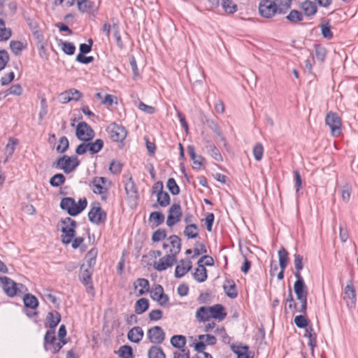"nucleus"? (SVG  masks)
<instances>
[{"label": "nucleus", "mask_w": 358, "mask_h": 358, "mask_svg": "<svg viewBox=\"0 0 358 358\" xmlns=\"http://www.w3.org/2000/svg\"><path fill=\"white\" fill-rule=\"evenodd\" d=\"M83 96V94L78 90L72 88L62 92L59 95V101L62 103H67L71 101H78Z\"/></svg>", "instance_id": "obj_15"}, {"label": "nucleus", "mask_w": 358, "mask_h": 358, "mask_svg": "<svg viewBox=\"0 0 358 358\" xmlns=\"http://www.w3.org/2000/svg\"><path fill=\"white\" fill-rule=\"evenodd\" d=\"M352 192V187L350 185L345 184L341 188V197L344 202L347 203L350 201Z\"/></svg>", "instance_id": "obj_54"}, {"label": "nucleus", "mask_w": 358, "mask_h": 358, "mask_svg": "<svg viewBox=\"0 0 358 358\" xmlns=\"http://www.w3.org/2000/svg\"><path fill=\"white\" fill-rule=\"evenodd\" d=\"M294 323L299 328L306 329V327H308V321L305 316L301 315L295 317Z\"/></svg>", "instance_id": "obj_62"}, {"label": "nucleus", "mask_w": 358, "mask_h": 358, "mask_svg": "<svg viewBox=\"0 0 358 358\" xmlns=\"http://www.w3.org/2000/svg\"><path fill=\"white\" fill-rule=\"evenodd\" d=\"M210 313L211 318L217 320L218 321L223 320L227 316L224 308L221 304H215L213 306H210Z\"/></svg>", "instance_id": "obj_22"}, {"label": "nucleus", "mask_w": 358, "mask_h": 358, "mask_svg": "<svg viewBox=\"0 0 358 358\" xmlns=\"http://www.w3.org/2000/svg\"><path fill=\"white\" fill-rule=\"evenodd\" d=\"M164 215L161 212H152L149 216V222L152 228L157 227L164 222Z\"/></svg>", "instance_id": "obj_29"}, {"label": "nucleus", "mask_w": 358, "mask_h": 358, "mask_svg": "<svg viewBox=\"0 0 358 358\" xmlns=\"http://www.w3.org/2000/svg\"><path fill=\"white\" fill-rule=\"evenodd\" d=\"M277 11L276 3L273 1L263 0L259 4V12L263 17H272Z\"/></svg>", "instance_id": "obj_10"}, {"label": "nucleus", "mask_w": 358, "mask_h": 358, "mask_svg": "<svg viewBox=\"0 0 358 358\" xmlns=\"http://www.w3.org/2000/svg\"><path fill=\"white\" fill-rule=\"evenodd\" d=\"M192 266L190 259H185L180 260L176 267L175 276L176 278H182L192 268Z\"/></svg>", "instance_id": "obj_19"}, {"label": "nucleus", "mask_w": 358, "mask_h": 358, "mask_svg": "<svg viewBox=\"0 0 358 358\" xmlns=\"http://www.w3.org/2000/svg\"><path fill=\"white\" fill-rule=\"evenodd\" d=\"M124 189L129 198L133 200L138 199L137 188L131 177H130L125 182Z\"/></svg>", "instance_id": "obj_26"}, {"label": "nucleus", "mask_w": 358, "mask_h": 358, "mask_svg": "<svg viewBox=\"0 0 358 358\" xmlns=\"http://www.w3.org/2000/svg\"><path fill=\"white\" fill-rule=\"evenodd\" d=\"M107 179L104 177H95L90 185L94 194H100L102 200L108 199V188L105 186Z\"/></svg>", "instance_id": "obj_4"}, {"label": "nucleus", "mask_w": 358, "mask_h": 358, "mask_svg": "<svg viewBox=\"0 0 358 358\" xmlns=\"http://www.w3.org/2000/svg\"><path fill=\"white\" fill-rule=\"evenodd\" d=\"M60 44L62 45V49L64 53L69 55H72L74 54L76 47L72 43L61 41Z\"/></svg>", "instance_id": "obj_49"}, {"label": "nucleus", "mask_w": 358, "mask_h": 358, "mask_svg": "<svg viewBox=\"0 0 358 358\" xmlns=\"http://www.w3.org/2000/svg\"><path fill=\"white\" fill-rule=\"evenodd\" d=\"M87 205L85 198L80 199L78 203H76L74 199L71 197L63 198L60 202V208L66 210L71 216H76L80 214Z\"/></svg>", "instance_id": "obj_1"}, {"label": "nucleus", "mask_w": 358, "mask_h": 358, "mask_svg": "<svg viewBox=\"0 0 358 358\" xmlns=\"http://www.w3.org/2000/svg\"><path fill=\"white\" fill-rule=\"evenodd\" d=\"M56 341V338L55 336V329H50L48 330L45 336H44V347L45 350H48L49 348H48V345H52L54 344V343Z\"/></svg>", "instance_id": "obj_46"}, {"label": "nucleus", "mask_w": 358, "mask_h": 358, "mask_svg": "<svg viewBox=\"0 0 358 358\" xmlns=\"http://www.w3.org/2000/svg\"><path fill=\"white\" fill-rule=\"evenodd\" d=\"M167 188L173 195H178L180 193V188L174 178H169L167 181Z\"/></svg>", "instance_id": "obj_51"}, {"label": "nucleus", "mask_w": 358, "mask_h": 358, "mask_svg": "<svg viewBox=\"0 0 358 358\" xmlns=\"http://www.w3.org/2000/svg\"><path fill=\"white\" fill-rule=\"evenodd\" d=\"M188 152L191 159L193 161L194 169H200L204 158L201 155H196L194 145H189L187 147Z\"/></svg>", "instance_id": "obj_28"}, {"label": "nucleus", "mask_w": 358, "mask_h": 358, "mask_svg": "<svg viewBox=\"0 0 358 358\" xmlns=\"http://www.w3.org/2000/svg\"><path fill=\"white\" fill-rule=\"evenodd\" d=\"M149 307V301L145 298L138 299L135 304V312L136 314H142L145 312Z\"/></svg>", "instance_id": "obj_36"}, {"label": "nucleus", "mask_w": 358, "mask_h": 358, "mask_svg": "<svg viewBox=\"0 0 358 358\" xmlns=\"http://www.w3.org/2000/svg\"><path fill=\"white\" fill-rule=\"evenodd\" d=\"M65 182V177L62 173H57L50 180V184L53 187H59Z\"/></svg>", "instance_id": "obj_50"}, {"label": "nucleus", "mask_w": 358, "mask_h": 358, "mask_svg": "<svg viewBox=\"0 0 358 358\" xmlns=\"http://www.w3.org/2000/svg\"><path fill=\"white\" fill-rule=\"evenodd\" d=\"M11 29L6 28L4 21L0 18V41H7L11 36Z\"/></svg>", "instance_id": "obj_40"}, {"label": "nucleus", "mask_w": 358, "mask_h": 358, "mask_svg": "<svg viewBox=\"0 0 358 358\" xmlns=\"http://www.w3.org/2000/svg\"><path fill=\"white\" fill-rule=\"evenodd\" d=\"M80 164V161L76 156L64 155L57 161V167L63 170L65 173L73 171Z\"/></svg>", "instance_id": "obj_3"}, {"label": "nucleus", "mask_w": 358, "mask_h": 358, "mask_svg": "<svg viewBox=\"0 0 358 358\" xmlns=\"http://www.w3.org/2000/svg\"><path fill=\"white\" fill-rule=\"evenodd\" d=\"M0 282L3 285V291L9 296H15L18 292H21L20 288L24 287L22 284H17L6 276L0 277Z\"/></svg>", "instance_id": "obj_8"}, {"label": "nucleus", "mask_w": 358, "mask_h": 358, "mask_svg": "<svg viewBox=\"0 0 358 358\" xmlns=\"http://www.w3.org/2000/svg\"><path fill=\"white\" fill-rule=\"evenodd\" d=\"M148 337L151 343L160 344L165 339V334L162 327L155 326L148 331Z\"/></svg>", "instance_id": "obj_16"}, {"label": "nucleus", "mask_w": 358, "mask_h": 358, "mask_svg": "<svg viewBox=\"0 0 358 358\" xmlns=\"http://www.w3.org/2000/svg\"><path fill=\"white\" fill-rule=\"evenodd\" d=\"M302 8L307 16H312L317 12V7L314 3L306 1L302 4Z\"/></svg>", "instance_id": "obj_41"}, {"label": "nucleus", "mask_w": 358, "mask_h": 358, "mask_svg": "<svg viewBox=\"0 0 358 358\" xmlns=\"http://www.w3.org/2000/svg\"><path fill=\"white\" fill-rule=\"evenodd\" d=\"M194 278L199 282H203L207 279V270L204 265H198L193 273Z\"/></svg>", "instance_id": "obj_33"}, {"label": "nucleus", "mask_w": 358, "mask_h": 358, "mask_svg": "<svg viewBox=\"0 0 358 358\" xmlns=\"http://www.w3.org/2000/svg\"><path fill=\"white\" fill-rule=\"evenodd\" d=\"M315 49L316 58L319 61L323 62L324 60V59L326 57V55H327L326 49L320 45H316L315 46Z\"/></svg>", "instance_id": "obj_56"}, {"label": "nucleus", "mask_w": 358, "mask_h": 358, "mask_svg": "<svg viewBox=\"0 0 358 358\" xmlns=\"http://www.w3.org/2000/svg\"><path fill=\"white\" fill-rule=\"evenodd\" d=\"M149 358H165V355L161 348L152 346L148 351Z\"/></svg>", "instance_id": "obj_47"}, {"label": "nucleus", "mask_w": 358, "mask_h": 358, "mask_svg": "<svg viewBox=\"0 0 358 358\" xmlns=\"http://www.w3.org/2000/svg\"><path fill=\"white\" fill-rule=\"evenodd\" d=\"M196 317L199 322L209 321L211 318L210 306H201L199 308L196 313Z\"/></svg>", "instance_id": "obj_30"}, {"label": "nucleus", "mask_w": 358, "mask_h": 358, "mask_svg": "<svg viewBox=\"0 0 358 358\" xmlns=\"http://www.w3.org/2000/svg\"><path fill=\"white\" fill-rule=\"evenodd\" d=\"M205 149L206 152L217 162H222V156L217 148L210 141L205 140Z\"/></svg>", "instance_id": "obj_21"}, {"label": "nucleus", "mask_w": 358, "mask_h": 358, "mask_svg": "<svg viewBox=\"0 0 358 358\" xmlns=\"http://www.w3.org/2000/svg\"><path fill=\"white\" fill-rule=\"evenodd\" d=\"M120 358H134L132 348L129 345H122L118 350Z\"/></svg>", "instance_id": "obj_45"}, {"label": "nucleus", "mask_w": 358, "mask_h": 358, "mask_svg": "<svg viewBox=\"0 0 358 358\" xmlns=\"http://www.w3.org/2000/svg\"><path fill=\"white\" fill-rule=\"evenodd\" d=\"M140 287L141 289L138 290V295L141 296L149 291V281L145 278H138L134 283V287L136 289Z\"/></svg>", "instance_id": "obj_35"}, {"label": "nucleus", "mask_w": 358, "mask_h": 358, "mask_svg": "<svg viewBox=\"0 0 358 358\" xmlns=\"http://www.w3.org/2000/svg\"><path fill=\"white\" fill-rule=\"evenodd\" d=\"M24 306L31 309H36L38 306V301L36 296L27 294L23 298Z\"/></svg>", "instance_id": "obj_37"}, {"label": "nucleus", "mask_w": 358, "mask_h": 358, "mask_svg": "<svg viewBox=\"0 0 358 358\" xmlns=\"http://www.w3.org/2000/svg\"><path fill=\"white\" fill-rule=\"evenodd\" d=\"M182 213L179 203H173L169 210L166 224L171 227L177 224L181 219Z\"/></svg>", "instance_id": "obj_12"}, {"label": "nucleus", "mask_w": 358, "mask_h": 358, "mask_svg": "<svg viewBox=\"0 0 358 358\" xmlns=\"http://www.w3.org/2000/svg\"><path fill=\"white\" fill-rule=\"evenodd\" d=\"M326 124L330 127L332 136H338L341 132V120L339 116L333 112L327 114Z\"/></svg>", "instance_id": "obj_6"}, {"label": "nucleus", "mask_w": 358, "mask_h": 358, "mask_svg": "<svg viewBox=\"0 0 358 358\" xmlns=\"http://www.w3.org/2000/svg\"><path fill=\"white\" fill-rule=\"evenodd\" d=\"M199 229L196 224H187L184 229V234L188 238H196L199 236Z\"/></svg>", "instance_id": "obj_34"}, {"label": "nucleus", "mask_w": 358, "mask_h": 358, "mask_svg": "<svg viewBox=\"0 0 358 358\" xmlns=\"http://www.w3.org/2000/svg\"><path fill=\"white\" fill-rule=\"evenodd\" d=\"M69 146V140L66 136H62L59 138V144L57 146L58 152L64 153L67 150Z\"/></svg>", "instance_id": "obj_52"}, {"label": "nucleus", "mask_w": 358, "mask_h": 358, "mask_svg": "<svg viewBox=\"0 0 358 358\" xmlns=\"http://www.w3.org/2000/svg\"><path fill=\"white\" fill-rule=\"evenodd\" d=\"M252 152L255 157V159L257 161H260L262 159L263 153H264V147L262 143H257L255 145Z\"/></svg>", "instance_id": "obj_53"}, {"label": "nucleus", "mask_w": 358, "mask_h": 358, "mask_svg": "<svg viewBox=\"0 0 358 358\" xmlns=\"http://www.w3.org/2000/svg\"><path fill=\"white\" fill-rule=\"evenodd\" d=\"M286 18L292 23H296L303 20V15L296 10H292Z\"/></svg>", "instance_id": "obj_48"}, {"label": "nucleus", "mask_w": 358, "mask_h": 358, "mask_svg": "<svg viewBox=\"0 0 358 358\" xmlns=\"http://www.w3.org/2000/svg\"><path fill=\"white\" fill-rule=\"evenodd\" d=\"M78 10L82 13H93L97 10L98 6L90 0H77Z\"/></svg>", "instance_id": "obj_20"}, {"label": "nucleus", "mask_w": 358, "mask_h": 358, "mask_svg": "<svg viewBox=\"0 0 358 358\" xmlns=\"http://www.w3.org/2000/svg\"><path fill=\"white\" fill-rule=\"evenodd\" d=\"M61 222L63 224L62 228V241L64 244L67 245L71 243L75 236L77 223L71 217H66Z\"/></svg>", "instance_id": "obj_2"}, {"label": "nucleus", "mask_w": 358, "mask_h": 358, "mask_svg": "<svg viewBox=\"0 0 358 358\" xmlns=\"http://www.w3.org/2000/svg\"><path fill=\"white\" fill-rule=\"evenodd\" d=\"M224 290L226 294L231 299H234L237 296L238 292L236 288V285L232 280H226L223 285Z\"/></svg>", "instance_id": "obj_27"}, {"label": "nucleus", "mask_w": 358, "mask_h": 358, "mask_svg": "<svg viewBox=\"0 0 358 358\" xmlns=\"http://www.w3.org/2000/svg\"><path fill=\"white\" fill-rule=\"evenodd\" d=\"M144 335L143 331L140 327H134L127 334V338L133 343H138Z\"/></svg>", "instance_id": "obj_24"}, {"label": "nucleus", "mask_w": 358, "mask_h": 358, "mask_svg": "<svg viewBox=\"0 0 358 358\" xmlns=\"http://www.w3.org/2000/svg\"><path fill=\"white\" fill-rule=\"evenodd\" d=\"M103 147V141L101 139H96L94 142L90 143L91 154L98 153Z\"/></svg>", "instance_id": "obj_55"}, {"label": "nucleus", "mask_w": 358, "mask_h": 358, "mask_svg": "<svg viewBox=\"0 0 358 358\" xmlns=\"http://www.w3.org/2000/svg\"><path fill=\"white\" fill-rule=\"evenodd\" d=\"M169 241L171 245L169 255L176 257L181 249V240L178 236L172 235L169 238Z\"/></svg>", "instance_id": "obj_23"}, {"label": "nucleus", "mask_w": 358, "mask_h": 358, "mask_svg": "<svg viewBox=\"0 0 358 358\" xmlns=\"http://www.w3.org/2000/svg\"><path fill=\"white\" fill-rule=\"evenodd\" d=\"M122 169V164L120 162L115 160L111 162L109 167L110 171L116 175L120 173Z\"/></svg>", "instance_id": "obj_60"}, {"label": "nucleus", "mask_w": 358, "mask_h": 358, "mask_svg": "<svg viewBox=\"0 0 358 358\" xmlns=\"http://www.w3.org/2000/svg\"><path fill=\"white\" fill-rule=\"evenodd\" d=\"M276 3V8L279 13H282L283 9L287 8L290 6V0H275L273 1Z\"/></svg>", "instance_id": "obj_63"}, {"label": "nucleus", "mask_w": 358, "mask_h": 358, "mask_svg": "<svg viewBox=\"0 0 358 358\" xmlns=\"http://www.w3.org/2000/svg\"><path fill=\"white\" fill-rule=\"evenodd\" d=\"M231 350L237 355V358H253L254 352L249 350L248 346L241 343H233Z\"/></svg>", "instance_id": "obj_17"}, {"label": "nucleus", "mask_w": 358, "mask_h": 358, "mask_svg": "<svg viewBox=\"0 0 358 358\" xmlns=\"http://www.w3.org/2000/svg\"><path fill=\"white\" fill-rule=\"evenodd\" d=\"M331 26L329 22L323 24L321 27V31L322 36L326 38H331L333 36V34L331 31Z\"/></svg>", "instance_id": "obj_64"}, {"label": "nucleus", "mask_w": 358, "mask_h": 358, "mask_svg": "<svg viewBox=\"0 0 358 358\" xmlns=\"http://www.w3.org/2000/svg\"><path fill=\"white\" fill-rule=\"evenodd\" d=\"M294 276L296 280L294 284V291L296 295V298L298 300L304 299V298H307L308 296V289L303 278L301 273H294Z\"/></svg>", "instance_id": "obj_11"}, {"label": "nucleus", "mask_w": 358, "mask_h": 358, "mask_svg": "<svg viewBox=\"0 0 358 358\" xmlns=\"http://www.w3.org/2000/svg\"><path fill=\"white\" fill-rule=\"evenodd\" d=\"M93 268L86 267L85 264L81 266L79 278L80 281L86 286L87 291L88 292H91L93 290L91 278Z\"/></svg>", "instance_id": "obj_14"}, {"label": "nucleus", "mask_w": 358, "mask_h": 358, "mask_svg": "<svg viewBox=\"0 0 358 358\" xmlns=\"http://www.w3.org/2000/svg\"><path fill=\"white\" fill-rule=\"evenodd\" d=\"M304 336L308 338L309 341L308 344L311 348L312 352H313L314 348L316 346L317 335L314 332V329L311 326L306 327Z\"/></svg>", "instance_id": "obj_32"}, {"label": "nucleus", "mask_w": 358, "mask_h": 358, "mask_svg": "<svg viewBox=\"0 0 358 358\" xmlns=\"http://www.w3.org/2000/svg\"><path fill=\"white\" fill-rule=\"evenodd\" d=\"M343 300L346 302L347 306L349 308L355 307L357 301L356 292L352 281L348 282L345 287Z\"/></svg>", "instance_id": "obj_13"}, {"label": "nucleus", "mask_w": 358, "mask_h": 358, "mask_svg": "<svg viewBox=\"0 0 358 358\" xmlns=\"http://www.w3.org/2000/svg\"><path fill=\"white\" fill-rule=\"evenodd\" d=\"M221 4L227 14H233L237 10V5L232 0H222Z\"/></svg>", "instance_id": "obj_39"}, {"label": "nucleus", "mask_w": 358, "mask_h": 358, "mask_svg": "<svg viewBox=\"0 0 358 358\" xmlns=\"http://www.w3.org/2000/svg\"><path fill=\"white\" fill-rule=\"evenodd\" d=\"M278 256H279V265H280V269L285 270L287 265L288 252L285 248H282L278 250Z\"/></svg>", "instance_id": "obj_42"}, {"label": "nucleus", "mask_w": 358, "mask_h": 358, "mask_svg": "<svg viewBox=\"0 0 358 358\" xmlns=\"http://www.w3.org/2000/svg\"><path fill=\"white\" fill-rule=\"evenodd\" d=\"M171 345L177 348H182L186 343V338L182 335H176L171 338Z\"/></svg>", "instance_id": "obj_43"}, {"label": "nucleus", "mask_w": 358, "mask_h": 358, "mask_svg": "<svg viewBox=\"0 0 358 358\" xmlns=\"http://www.w3.org/2000/svg\"><path fill=\"white\" fill-rule=\"evenodd\" d=\"M176 262V257H174L173 255H166L160 258L158 262H154L152 265L156 270L162 271L173 266Z\"/></svg>", "instance_id": "obj_18"}, {"label": "nucleus", "mask_w": 358, "mask_h": 358, "mask_svg": "<svg viewBox=\"0 0 358 358\" xmlns=\"http://www.w3.org/2000/svg\"><path fill=\"white\" fill-rule=\"evenodd\" d=\"M61 320L60 314L57 312H49L46 317V322L45 326L50 329H54Z\"/></svg>", "instance_id": "obj_25"}, {"label": "nucleus", "mask_w": 358, "mask_h": 358, "mask_svg": "<svg viewBox=\"0 0 358 358\" xmlns=\"http://www.w3.org/2000/svg\"><path fill=\"white\" fill-rule=\"evenodd\" d=\"M76 135L79 140L88 142L94 137V131L87 123L82 122L76 127Z\"/></svg>", "instance_id": "obj_5"}, {"label": "nucleus", "mask_w": 358, "mask_h": 358, "mask_svg": "<svg viewBox=\"0 0 358 358\" xmlns=\"http://www.w3.org/2000/svg\"><path fill=\"white\" fill-rule=\"evenodd\" d=\"M157 201L162 207H166L170 203V196L164 191L157 192Z\"/></svg>", "instance_id": "obj_38"}, {"label": "nucleus", "mask_w": 358, "mask_h": 358, "mask_svg": "<svg viewBox=\"0 0 358 358\" xmlns=\"http://www.w3.org/2000/svg\"><path fill=\"white\" fill-rule=\"evenodd\" d=\"M10 48L14 55H18L22 50L26 48V45L19 41H11L10 43Z\"/></svg>", "instance_id": "obj_44"}, {"label": "nucleus", "mask_w": 358, "mask_h": 358, "mask_svg": "<svg viewBox=\"0 0 358 358\" xmlns=\"http://www.w3.org/2000/svg\"><path fill=\"white\" fill-rule=\"evenodd\" d=\"M88 217L92 223L99 224L106 221V213L102 210L99 203H94L88 213Z\"/></svg>", "instance_id": "obj_7"}, {"label": "nucleus", "mask_w": 358, "mask_h": 358, "mask_svg": "<svg viewBox=\"0 0 358 358\" xmlns=\"http://www.w3.org/2000/svg\"><path fill=\"white\" fill-rule=\"evenodd\" d=\"M294 264L295 268L296 270V272L295 273H301V271L303 268V257L299 254H295Z\"/></svg>", "instance_id": "obj_58"}, {"label": "nucleus", "mask_w": 358, "mask_h": 358, "mask_svg": "<svg viewBox=\"0 0 358 358\" xmlns=\"http://www.w3.org/2000/svg\"><path fill=\"white\" fill-rule=\"evenodd\" d=\"M166 236V230L164 229H159L157 231H155L152 236V240L154 242H158L163 239H164Z\"/></svg>", "instance_id": "obj_57"}, {"label": "nucleus", "mask_w": 358, "mask_h": 358, "mask_svg": "<svg viewBox=\"0 0 358 358\" xmlns=\"http://www.w3.org/2000/svg\"><path fill=\"white\" fill-rule=\"evenodd\" d=\"M206 252L207 250L205 245L202 243L197 242L196 243L195 248H194V255L192 256V258Z\"/></svg>", "instance_id": "obj_61"}, {"label": "nucleus", "mask_w": 358, "mask_h": 358, "mask_svg": "<svg viewBox=\"0 0 358 358\" xmlns=\"http://www.w3.org/2000/svg\"><path fill=\"white\" fill-rule=\"evenodd\" d=\"M107 131L110 139L115 142H121L124 140L127 136L125 128L114 122L111 123L107 127Z\"/></svg>", "instance_id": "obj_9"}, {"label": "nucleus", "mask_w": 358, "mask_h": 358, "mask_svg": "<svg viewBox=\"0 0 358 358\" xmlns=\"http://www.w3.org/2000/svg\"><path fill=\"white\" fill-rule=\"evenodd\" d=\"M199 340L202 341L206 345H214L216 343L217 339L214 336L210 334L199 335Z\"/></svg>", "instance_id": "obj_59"}, {"label": "nucleus", "mask_w": 358, "mask_h": 358, "mask_svg": "<svg viewBox=\"0 0 358 358\" xmlns=\"http://www.w3.org/2000/svg\"><path fill=\"white\" fill-rule=\"evenodd\" d=\"M98 251L96 248L91 249L85 257V262L86 267L93 268L96 264V259L97 257Z\"/></svg>", "instance_id": "obj_31"}]
</instances>
